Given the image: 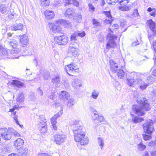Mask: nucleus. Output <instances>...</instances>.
I'll return each mask as SVG.
<instances>
[{"mask_svg": "<svg viewBox=\"0 0 156 156\" xmlns=\"http://www.w3.org/2000/svg\"><path fill=\"white\" fill-rule=\"evenodd\" d=\"M137 101L142 108L136 105H133L132 108V111L136 115L139 116H142L145 114L143 108L146 111H148L150 109L149 104L145 98H143L140 100L139 99H137Z\"/></svg>", "mask_w": 156, "mask_h": 156, "instance_id": "f257e3e1", "label": "nucleus"}, {"mask_svg": "<svg viewBox=\"0 0 156 156\" xmlns=\"http://www.w3.org/2000/svg\"><path fill=\"white\" fill-rule=\"evenodd\" d=\"M144 75L140 73L134 72V78H135V84L139 86L140 88L142 90H144L149 84H151L154 80V77L149 75L147 77L145 82H144L141 78H142Z\"/></svg>", "mask_w": 156, "mask_h": 156, "instance_id": "f03ea898", "label": "nucleus"}, {"mask_svg": "<svg viewBox=\"0 0 156 156\" xmlns=\"http://www.w3.org/2000/svg\"><path fill=\"white\" fill-rule=\"evenodd\" d=\"M20 134L12 129L9 130L4 128L0 129V137L5 140H10L12 136H19Z\"/></svg>", "mask_w": 156, "mask_h": 156, "instance_id": "7ed1b4c3", "label": "nucleus"}, {"mask_svg": "<svg viewBox=\"0 0 156 156\" xmlns=\"http://www.w3.org/2000/svg\"><path fill=\"white\" fill-rule=\"evenodd\" d=\"M72 130L74 134V139L76 136H85V132L83 131V128L82 125L79 124L78 121L75 122L72 126Z\"/></svg>", "mask_w": 156, "mask_h": 156, "instance_id": "20e7f679", "label": "nucleus"}, {"mask_svg": "<svg viewBox=\"0 0 156 156\" xmlns=\"http://www.w3.org/2000/svg\"><path fill=\"white\" fill-rule=\"evenodd\" d=\"M39 123L37 124L41 133H45L47 131L46 120L43 115L39 116Z\"/></svg>", "mask_w": 156, "mask_h": 156, "instance_id": "39448f33", "label": "nucleus"}, {"mask_svg": "<svg viewBox=\"0 0 156 156\" xmlns=\"http://www.w3.org/2000/svg\"><path fill=\"white\" fill-rule=\"evenodd\" d=\"M117 37L116 36L113 35L111 33H109L107 36V38L109 39L106 45V48L109 50L110 48H113L116 45V44L114 41L116 40Z\"/></svg>", "mask_w": 156, "mask_h": 156, "instance_id": "423d86ee", "label": "nucleus"}, {"mask_svg": "<svg viewBox=\"0 0 156 156\" xmlns=\"http://www.w3.org/2000/svg\"><path fill=\"white\" fill-rule=\"evenodd\" d=\"M144 132L149 135L152 134L154 130L153 122L152 120L149 119L143 125Z\"/></svg>", "mask_w": 156, "mask_h": 156, "instance_id": "0eeeda50", "label": "nucleus"}, {"mask_svg": "<svg viewBox=\"0 0 156 156\" xmlns=\"http://www.w3.org/2000/svg\"><path fill=\"white\" fill-rule=\"evenodd\" d=\"M54 40L55 42L59 45H65L68 41V39L66 36L62 35L55 37Z\"/></svg>", "mask_w": 156, "mask_h": 156, "instance_id": "6e6552de", "label": "nucleus"}, {"mask_svg": "<svg viewBox=\"0 0 156 156\" xmlns=\"http://www.w3.org/2000/svg\"><path fill=\"white\" fill-rule=\"evenodd\" d=\"M54 138L56 144L59 145L64 142L66 139V137L64 134H58L54 136Z\"/></svg>", "mask_w": 156, "mask_h": 156, "instance_id": "1a4fd4ad", "label": "nucleus"}, {"mask_svg": "<svg viewBox=\"0 0 156 156\" xmlns=\"http://www.w3.org/2000/svg\"><path fill=\"white\" fill-rule=\"evenodd\" d=\"M48 26L49 28L50 31L53 33H60L62 30V28L59 26L53 23H49Z\"/></svg>", "mask_w": 156, "mask_h": 156, "instance_id": "9d476101", "label": "nucleus"}, {"mask_svg": "<svg viewBox=\"0 0 156 156\" xmlns=\"http://www.w3.org/2000/svg\"><path fill=\"white\" fill-rule=\"evenodd\" d=\"M78 69L77 65L74 63H70L65 67L66 72L69 75H71L70 73L73 72L75 70L77 69Z\"/></svg>", "mask_w": 156, "mask_h": 156, "instance_id": "9b49d317", "label": "nucleus"}, {"mask_svg": "<svg viewBox=\"0 0 156 156\" xmlns=\"http://www.w3.org/2000/svg\"><path fill=\"white\" fill-rule=\"evenodd\" d=\"M78 53V51L77 49L75 47L72 43L70 45L68 49V55L69 56H76Z\"/></svg>", "mask_w": 156, "mask_h": 156, "instance_id": "f8f14e48", "label": "nucleus"}, {"mask_svg": "<svg viewBox=\"0 0 156 156\" xmlns=\"http://www.w3.org/2000/svg\"><path fill=\"white\" fill-rule=\"evenodd\" d=\"M75 141L79 142L81 145H86L89 143V139L87 137H85V136L83 137L76 136L74 139Z\"/></svg>", "mask_w": 156, "mask_h": 156, "instance_id": "ddd939ff", "label": "nucleus"}, {"mask_svg": "<svg viewBox=\"0 0 156 156\" xmlns=\"http://www.w3.org/2000/svg\"><path fill=\"white\" fill-rule=\"evenodd\" d=\"M56 23L58 24H60L63 25L65 28H70L72 27V25L70 22L63 20H57Z\"/></svg>", "mask_w": 156, "mask_h": 156, "instance_id": "4468645a", "label": "nucleus"}, {"mask_svg": "<svg viewBox=\"0 0 156 156\" xmlns=\"http://www.w3.org/2000/svg\"><path fill=\"white\" fill-rule=\"evenodd\" d=\"M110 69L113 73H115L117 71L118 68V64L113 60H110Z\"/></svg>", "mask_w": 156, "mask_h": 156, "instance_id": "2eb2a0df", "label": "nucleus"}, {"mask_svg": "<svg viewBox=\"0 0 156 156\" xmlns=\"http://www.w3.org/2000/svg\"><path fill=\"white\" fill-rule=\"evenodd\" d=\"M10 53L12 55L11 58H17L20 56L19 54L20 50L17 48H13V49L10 50Z\"/></svg>", "mask_w": 156, "mask_h": 156, "instance_id": "dca6fc26", "label": "nucleus"}, {"mask_svg": "<svg viewBox=\"0 0 156 156\" xmlns=\"http://www.w3.org/2000/svg\"><path fill=\"white\" fill-rule=\"evenodd\" d=\"M75 14V10L74 9L70 8L67 9L65 13L66 17L70 18H72Z\"/></svg>", "mask_w": 156, "mask_h": 156, "instance_id": "f3484780", "label": "nucleus"}, {"mask_svg": "<svg viewBox=\"0 0 156 156\" xmlns=\"http://www.w3.org/2000/svg\"><path fill=\"white\" fill-rule=\"evenodd\" d=\"M20 42L23 47L27 45L28 43V38L26 34L20 36Z\"/></svg>", "mask_w": 156, "mask_h": 156, "instance_id": "a211bd4d", "label": "nucleus"}, {"mask_svg": "<svg viewBox=\"0 0 156 156\" xmlns=\"http://www.w3.org/2000/svg\"><path fill=\"white\" fill-rule=\"evenodd\" d=\"M61 99L63 100H67L69 98V94L66 91H62L59 93Z\"/></svg>", "mask_w": 156, "mask_h": 156, "instance_id": "6ab92c4d", "label": "nucleus"}, {"mask_svg": "<svg viewBox=\"0 0 156 156\" xmlns=\"http://www.w3.org/2000/svg\"><path fill=\"white\" fill-rule=\"evenodd\" d=\"M149 28L154 34H156V28L155 23L152 20H150L147 21Z\"/></svg>", "mask_w": 156, "mask_h": 156, "instance_id": "aec40b11", "label": "nucleus"}, {"mask_svg": "<svg viewBox=\"0 0 156 156\" xmlns=\"http://www.w3.org/2000/svg\"><path fill=\"white\" fill-rule=\"evenodd\" d=\"M61 80L60 76L57 75L54 76L52 79L51 81L54 83L55 84L56 87H58V84L60 83Z\"/></svg>", "mask_w": 156, "mask_h": 156, "instance_id": "412c9836", "label": "nucleus"}, {"mask_svg": "<svg viewBox=\"0 0 156 156\" xmlns=\"http://www.w3.org/2000/svg\"><path fill=\"white\" fill-rule=\"evenodd\" d=\"M24 142L23 140L19 138L14 141V145L15 146L18 148L22 147V146L24 144Z\"/></svg>", "mask_w": 156, "mask_h": 156, "instance_id": "4be33fe9", "label": "nucleus"}, {"mask_svg": "<svg viewBox=\"0 0 156 156\" xmlns=\"http://www.w3.org/2000/svg\"><path fill=\"white\" fill-rule=\"evenodd\" d=\"M131 115L132 116V122L135 124L140 123L144 120V119L142 118L134 115L133 114H131Z\"/></svg>", "mask_w": 156, "mask_h": 156, "instance_id": "5701e85b", "label": "nucleus"}, {"mask_svg": "<svg viewBox=\"0 0 156 156\" xmlns=\"http://www.w3.org/2000/svg\"><path fill=\"white\" fill-rule=\"evenodd\" d=\"M11 83L12 85L18 88H21L22 87L24 86V83L23 82L18 80H12Z\"/></svg>", "mask_w": 156, "mask_h": 156, "instance_id": "b1692460", "label": "nucleus"}, {"mask_svg": "<svg viewBox=\"0 0 156 156\" xmlns=\"http://www.w3.org/2000/svg\"><path fill=\"white\" fill-rule=\"evenodd\" d=\"M44 14L47 19H51L54 16V12L49 10H46L44 12Z\"/></svg>", "mask_w": 156, "mask_h": 156, "instance_id": "393cba45", "label": "nucleus"}, {"mask_svg": "<svg viewBox=\"0 0 156 156\" xmlns=\"http://www.w3.org/2000/svg\"><path fill=\"white\" fill-rule=\"evenodd\" d=\"M80 80L76 78L73 80L72 83V85L74 88L76 89H78L79 87L82 86L80 83Z\"/></svg>", "mask_w": 156, "mask_h": 156, "instance_id": "a878e982", "label": "nucleus"}, {"mask_svg": "<svg viewBox=\"0 0 156 156\" xmlns=\"http://www.w3.org/2000/svg\"><path fill=\"white\" fill-rule=\"evenodd\" d=\"M11 29L13 30H22L23 29V25L22 23L15 24L11 26Z\"/></svg>", "mask_w": 156, "mask_h": 156, "instance_id": "bb28decb", "label": "nucleus"}, {"mask_svg": "<svg viewBox=\"0 0 156 156\" xmlns=\"http://www.w3.org/2000/svg\"><path fill=\"white\" fill-rule=\"evenodd\" d=\"M28 151V150L27 147H22L20 148L19 152L21 156H26Z\"/></svg>", "mask_w": 156, "mask_h": 156, "instance_id": "cd10ccee", "label": "nucleus"}, {"mask_svg": "<svg viewBox=\"0 0 156 156\" xmlns=\"http://www.w3.org/2000/svg\"><path fill=\"white\" fill-rule=\"evenodd\" d=\"M9 44L12 47V48H15L18 45V43L17 41L14 39H12L10 40L8 42Z\"/></svg>", "mask_w": 156, "mask_h": 156, "instance_id": "c85d7f7f", "label": "nucleus"}, {"mask_svg": "<svg viewBox=\"0 0 156 156\" xmlns=\"http://www.w3.org/2000/svg\"><path fill=\"white\" fill-rule=\"evenodd\" d=\"M134 72L132 73V75L133 78L132 79L128 78L127 80V83L130 87L133 86V84H135V78H134Z\"/></svg>", "mask_w": 156, "mask_h": 156, "instance_id": "c756f323", "label": "nucleus"}, {"mask_svg": "<svg viewBox=\"0 0 156 156\" xmlns=\"http://www.w3.org/2000/svg\"><path fill=\"white\" fill-rule=\"evenodd\" d=\"M119 9L123 11H126L129 10L131 9V6L128 5L126 6L124 5H120L118 7Z\"/></svg>", "mask_w": 156, "mask_h": 156, "instance_id": "7c9ffc66", "label": "nucleus"}, {"mask_svg": "<svg viewBox=\"0 0 156 156\" xmlns=\"http://www.w3.org/2000/svg\"><path fill=\"white\" fill-rule=\"evenodd\" d=\"M99 94V92L98 90H94L92 92L91 97L93 98L94 99H96Z\"/></svg>", "mask_w": 156, "mask_h": 156, "instance_id": "2f4dec72", "label": "nucleus"}, {"mask_svg": "<svg viewBox=\"0 0 156 156\" xmlns=\"http://www.w3.org/2000/svg\"><path fill=\"white\" fill-rule=\"evenodd\" d=\"M24 95L22 93H20L18 94V97L17 98L16 101L19 103L22 102L24 100Z\"/></svg>", "mask_w": 156, "mask_h": 156, "instance_id": "473e14b6", "label": "nucleus"}, {"mask_svg": "<svg viewBox=\"0 0 156 156\" xmlns=\"http://www.w3.org/2000/svg\"><path fill=\"white\" fill-rule=\"evenodd\" d=\"M82 19V16L80 14H77L76 16H74L73 20L76 22L80 23Z\"/></svg>", "mask_w": 156, "mask_h": 156, "instance_id": "72a5a7b5", "label": "nucleus"}, {"mask_svg": "<svg viewBox=\"0 0 156 156\" xmlns=\"http://www.w3.org/2000/svg\"><path fill=\"white\" fill-rule=\"evenodd\" d=\"M117 75L119 78L122 79L125 75V73L122 70L119 69L118 72H117Z\"/></svg>", "mask_w": 156, "mask_h": 156, "instance_id": "f704fd0d", "label": "nucleus"}, {"mask_svg": "<svg viewBox=\"0 0 156 156\" xmlns=\"http://www.w3.org/2000/svg\"><path fill=\"white\" fill-rule=\"evenodd\" d=\"M137 146L138 150L140 151H143L146 148V146L142 142L138 144Z\"/></svg>", "mask_w": 156, "mask_h": 156, "instance_id": "c9c22d12", "label": "nucleus"}, {"mask_svg": "<svg viewBox=\"0 0 156 156\" xmlns=\"http://www.w3.org/2000/svg\"><path fill=\"white\" fill-rule=\"evenodd\" d=\"M8 8L6 6H5L3 5L1 6L0 10L2 13H6L8 11Z\"/></svg>", "mask_w": 156, "mask_h": 156, "instance_id": "e433bc0d", "label": "nucleus"}, {"mask_svg": "<svg viewBox=\"0 0 156 156\" xmlns=\"http://www.w3.org/2000/svg\"><path fill=\"white\" fill-rule=\"evenodd\" d=\"M29 98L31 101H35L36 99L35 94L33 92H30L29 95Z\"/></svg>", "mask_w": 156, "mask_h": 156, "instance_id": "4c0bfd02", "label": "nucleus"}, {"mask_svg": "<svg viewBox=\"0 0 156 156\" xmlns=\"http://www.w3.org/2000/svg\"><path fill=\"white\" fill-rule=\"evenodd\" d=\"M97 140L98 141V144L101 147V149H102L104 144V140L100 137H98L97 139Z\"/></svg>", "mask_w": 156, "mask_h": 156, "instance_id": "58836bf2", "label": "nucleus"}, {"mask_svg": "<svg viewBox=\"0 0 156 156\" xmlns=\"http://www.w3.org/2000/svg\"><path fill=\"white\" fill-rule=\"evenodd\" d=\"M7 54V51L5 48H3L2 46L0 45V54L2 55H6Z\"/></svg>", "mask_w": 156, "mask_h": 156, "instance_id": "ea45409f", "label": "nucleus"}, {"mask_svg": "<svg viewBox=\"0 0 156 156\" xmlns=\"http://www.w3.org/2000/svg\"><path fill=\"white\" fill-rule=\"evenodd\" d=\"M154 35H156L155 34H154L153 32H151V34H149L148 35V39L150 42L151 43V42L152 41L153 42V41L154 40Z\"/></svg>", "mask_w": 156, "mask_h": 156, "instance_id": "a19ab883", "label": "nucleus"}, {"mask_svg": "<svg viewBox=\"0 0 156 156\" xmlns=\"http://www.w3.org/2000/svg\"><path fill=\"white\" fill-rule=\"evenodd\" d=\"M75 103V101L74 99L71 98L68 101L67 105L69 107H71Z\"/></svg>", "mask_w": 156, "mask_h": 156, "instance_id": "79ce46f5", "label": "nucleus"}, {"mask_svg": "<svg viewBox=\"0 0 156 156\" xmlns=\"http://www.w3.org/2000/svg\"><path fill=\"white\" fill-rule=\"evenodd\" d=\"M118 2L119 3H120V5H127L128 3V2L127 0H121L120 1L119 0V1Z\"/></svg>", "mask_w": 156, "mask_h": 156, "instance_id": "37998d69", "label": "nucleus"}, {"mask_svg": "<svg viewBox=\"0 0 156 156\" xmlns=\"http://www.w3.org/2000/svg\"><path fill=\"white\" fill-rule=\"evenodd\" d=\"M119 1V0H106V2L108 4L115 5L116 2Z\"/></svg>", "mask_w": 156, "mask_h": 156, "instance_id": "c03bdc74", "label": "nucleus"}, {"mask_svg": "<svg viewBox=\"0 0 156 156\" xmlns=\"http://www.w3.org/2000/svg\"><path fill=\"white\" fill-rule=\"evenodd\" d=\"M78 36H77L76 32H75L71 35V40L72 41V43L73 41H75L76 40V37Z\"/></svg>", "mask_w": 156, "mask_h": 156, "instance_id": "a18cd8bd", "label": "nucleus"}, {"mask_svg": "<svg viewBox=\"0 0 156 156\" xmlns=\"http://www.w3.org/2000/svg\"><path fill=\"white\" fill-rule=\"evenodd\" d=\"M99 115L98 114L95 113L94 116H93L92 119L94 122L96 123H98Z\"/></svg>", "mask_w": 156, "mask_h": 156, "instance_id": "49530a36", "label": "nucleus"}, {"mask_svg": "<svg viewBox=\"0 0 156 156\" xmlns=\"http://www.w3.org/2000/svg\"><path fill=\"white\" fill-rule=\"evenodd\" d=\"M142 136L144 139L145 140H147L151 139L152 137L151 135H148L146 134H143Z\"/></svg>", "mask_w": 156, "mask_h": 156, "instance_id": "de8ad7c7", "label": "nucleus"}, {"mask_svg": "<svg viewBox=\"0 0 156 156\" xmlns=\"http://www.w3.org/2000/svg\"><path fill=\"white\" fill-rule=\"evenodd\" d=\"M89 7V11L90 12H93L95 9V7L93 5L91 4H89L88 5Z\"/></svg>", "mask_w": 156, "mask_h": 156, "instance_id": "09e8293b", "label": "nucleus"}, {"mask_svg": "<svg viewBox=\"0 0 156 156\" xmlns=\"http://www.w3.org/2000/svg\"><path fill=\"white\" fill-rule=\"evenodd\" d=\"M112 17H107L104 20V22L106 24H110L113 21Z\"/></svg>", "mask_w": 156, "mask_h": 156, "instance_id": "8fccbe9b", "label": "nucleus"}, {"mask_svg": "<svg viewBox=\"0 0 156 156\" xmlns=\"http://www.w3.org/2000/svg\"><path fill=\"white\" fill-rule=\"evenodd\" d=\"M62 110H61L57 113L54 115L53 117L56 119H57L58 117H59L62 114Z\"/></svg>", "mask_w": 156, "mask_h": 156, "instance_id": "3c124183", "label": "nucleus"}, {"mask_svg": "<svg viewBox=\"0 0 156 156\" xmlns=\"http://www.w3.org/2000/svg\"><path fill=\"white\" fill-rule=\"evenodd\" d=\"M148 146L151 147L155 148L156 147V143L154 141H151L149 143Z\"/></svg>", "mask_w": 156, "mask_h": 156, "instance_id": "603ef678", "label": "nucleus"}, {"mask_svg": "<svg viewBox=\"0 0 156 156\" xmlns=\"http://www.w3.org/2000/svg\"><path fill=\"white\" fill-rule=\"evenodd\" d=\"M50 2L49 1H47L44 2H43L41 3V5L43 7H47L49 5Z\"/></svg>", "mask_w": 156, "mask_h": 156, "instance_id": "864d4df0", "label": "nucleus"}, {"mask_svg": "<svg viewBox=\"0 0 156 156\" xmlns=\"http://www.w3.org/2000/svg\"><path fill=\"white\" fill-rule=\"evenodd\" d=\"M77 36L83 37L85 35V33L84 31L80 32V31L76 32Z\"/></svg>", "mask_w": 156, "mask_h": 156, "instance_id": "5fc2aeb1", "label": "nucleus"}, {"mask_svg": "<svg viewBox=\"0 0 156 156\" xmlns=\"http://www.w3.org/2000/svg\"><path fill=\"white\" fill-rule=\"evenodd\" d=\"M103 13L107 17H112L110 11H104Z\"/></svg>", "mask_w": 156, "mask_h": 156, "instance_id": "6e6d98bb", "label": "nucleus"}, {"mask_svg": "<svg viewBox=\"0 0 156 156\" xmlns=\"http://www.w3.org/2000/svg\"><path fill=\"white\" fill-rule=\"evenodd\" d=\"M49 76V74L48 72H46L43 75V78L45 80H47Z\"/></svg>", "mask_w": 156, "mask_h": 156, "instance_id": "4d7b16f0", "label": "nucleus"}, {"mask_svg": "<svg viewBox=\"0 0 156 156\" xmlns=\"http://www.w3.org/2000/svg\"><path fill=\"white\" fill-rule=\"evenodd\" d=\"M56 119L52 117L51 119V122L52 125L56 124L57 122L56 121Z\"/></svg>", "mask_w": 156, "mask_h": 156, "instance_id": "13d9d810", "label": "nucleus"}, {"mask_svg": "<svg viewBox=\"0 0 156 156\" xmlns=\"http://www.w3.org/2000/svg\"><path fill=\"white\" fill-rule=\"evenodd\" d=\"M133 15L134 16L137 17L139 16V14L137 9H135L133 11Z\"/></svg>", "mask_w": 156, "mask_h": 156, "instance_id": "bf43d9fd", "label": "nucleus"}, {"mask_svg": "<svg viewBox=\"0 0 156 156\" xmlns=\"http://www.w3.org/2000/svg\"><path fill=\"white\" fill-rule=\"evenodd\" d=\"M14 116L13 118L15 120L16 123L17 124H19V123L17 119V115H16V112L13 113Z\"/></svg>", "mask_w": 156, "mask_h": 156, "instance_id": "052dcab7", "label": "nucleus"}, {"mask_svg": "<svg viewBox=\"0 0 156 156\" xmlns=\"http://www.w3.org/2000/svg\"><path fill=\"white\" fill-rule=\"evenodd\" d=\"M65 2V4L64 5L65 6H66L68 5H69L72 4V0H64Z\"/></svg>", "mask_w": 156, "mask_h": 156, "instance_id": "680f3d73", "label": "nucleus"}, {"mask_svg": "<svg viewBox=\"0 0 156 156\" xmlns=\"http://www.w3.org/2000/svg\"><path fill=\"white\" fill-rule=\"evenodd\" d=\"M126 24V22L124 20H122L121 21L120 26L122 27H124Z\"/></svg>", "mask_w": 156, "mask_h": 156, "instance_id": "e2e57ef3", "label": "nucleus"}, {"mask_svg": "<svg viewBox=\"0 0 156 156\" xmlns=\"http://www.w3.org/2000/svg\"><path fill=\"white\" fill-rule=\"evenodd\" d=\"M72 3L75 6L78 7L79 6V3L78 1L75 0H72Z\"/></svg>", "mask_w": 156, "mask_h": 156, "instance_id": "0e129e2a", "label": "nucleus"}, {"mask_svg": "<svg viewBox=\"0 0 156 156\" xmlns=\"http://www.w3.org/2000/svg\"><path fill=\"white\" fill-rule=\"evenodd\" d=\"M150 153L151 156H156V150L151 151L150 152Z\"/></svg>", "mask_w": 156, "mask_h": 156, "instance_id": "69168bd1", "label": "nucleus"}, {"mask_svg": "<svg viewBox=\"0 0 156 156\" xmlns=\"http://www.w3.org/2000/svg\"><path fill=\"white\" fill-rule=\"evenodd\" d=\"M153 47L154 49V51L156 53V41H153L152 43Z\"/></svg>", "mask_w": 156, "mask_h": 156, "instance_id": "338daca9", "label": "nucleus"}, {"mask_svg": "<svg viewBox=\"0 0 156 156\" xmlns=\"http://www.w3.org/2000/svg\"><path fill=\"white\" fill-rule=\"evenodd\" d=\"M37 156H51L49 154L47 153H41L38 154Z\"/></svg>", "mask_w": 156, "mask_h": 156, "instance_id": "774afa93", "label": "nucleus"}]
</instances>
